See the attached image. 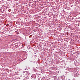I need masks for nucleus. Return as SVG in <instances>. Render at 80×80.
Segmentation results:
<instances>
[{"label":"nucleus","mask_w":80,"mask_h":80,"mask_svg":"<svg viewBox=\"0 0 80 80\" xmlns=\"http://www.w3.org/2000/svg\"><path fill=\"white\" fill-rule=\"evenodd\" d=\"M73 75H74L75 77H78V73L77 71H75L73 72Z\"/></svg>","instance_id":"obj_4"},{"label":"nucleus","mask_w":80,"mask_h":80,"mask_svg":"<svg viewBox=\"0 0 80 80\" xmlns=\"http://www.w3.org/2000/svg\"><path fill=\"white\" fill-rule=\"evenodd\" d=\"M23 77H25L26 78L28 77V76L30 74V72L28 71H24L23 72Z\"/></svg>","instance_id":"obj_2"},{"label":"nucleus","mask_w":80,"mask_h":80,"mask_svg":"<svg viewBox=\"0 0 80 80\" xmlns=\"http://www.w3.org/2000/svg\"><path fill=\"white\" fill-rule=\"evenodd\" d=\"M75 70V68H67V69H66V70H68L69 72H74Z\"/></svg>","instance_id":"obj_3"},{"label":"nucleus","mask_w":80,"mask_h":80,"mask_svg":"<svg viewBox=\"0 0 80 80\" xmlns=\"http://www.w3.org/2000/svg\"><path fill=\"white\" fill-rule=\"evenodd\" d=\"M72 80H75V78H73V79Z\"/></svg>","instance_id":"obj_7"},{"label":"nucleus","mask_w":80,"mask_h":80,"mask_svg":"<svg viewBox=\"0 0 80 80\" xmlns=\"http://www.w3.org/2000/svg\"><path fill=\"white\" fill-rule=\"evenodd\" d=\"M42 69V68L40 67H38L37 69H35V68L34 67L32 68V70L33 72H35L36 73H40L41 70Z\"/></svg>","instance_id":"obj_1"},{"label":"nucleus","mask_w":80,"mask_h":80,"mask_svg":"<svg viewBox=\"0 0 80 80\" xmlns=\"http://www.w3.org/2000/svg\"><path fill=\"white\" fill-rule=\"evenodd\" d=\"M38 75H40V74H38Z\"/></svg>","instance_id":"obj_9"},{"label":"nucleus","mask_w":80,"mask_h":80,"mask_svg":"<svg viewBox=\"0 0 80 80\" xmlns=\"http://www.w3.org/2000/svg\"><path fill=\"white\" fill-rule=\"evenodd\" d=\"M56 77H56H55V76H54V77Z\"/></svg>","instance_id":"obj_8"},{"label":"nucleus","mask_w":80,"mask_h":80,"mask_svg":"<svg viewBox=\"0 0 80 80\" xmlns=\"http://www.w3.org/2000/svg\"><path fill=\"white\" fill-rule=\"evenodd\" d=\"M29 49H30V48H29Z\"/></svg>","instance_id":"obj_10"},{"label":"nucleus","mask_w":80,"mask_h":80,"mask_svg":"<svg viewBox=\"0 0 80 80\" xmlns=\"http://www.w3.org/2000/svg\"><path fill=\"white\" fill-rule=\"evenodd\" d=\"M31 77L33 78H36V75L33 74L32 75Z\"/></svg>","instance_id":"obj_5"},{"label":"nucleus","mask_w":80,"mask_h":80,"mask_svg":"<svg viewBox=\"0 0 80 80\" xmlns=\"http://www.w3.org/2000/svg\"><path fill=\"white\" fill-rule=\"evenodd\" d=\"M16 77V79H19V78L17 76L16 77Z\"/></svg>","instance_id":"obj_6"}]
</instances>
